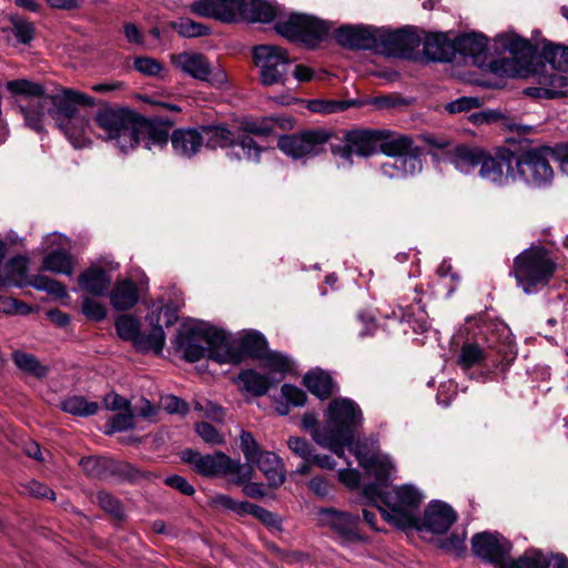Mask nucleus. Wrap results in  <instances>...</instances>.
Segmentation results:
<instances>
[{
    "label": "nucleus",
    "instance_id": "1",
    "mask_svg": "<svg viewBox=\"0 0 568 568\" xmlns=\"http://www.w3.org/2000/svg\"><path fill=\"white\" fill-rule=\"evenodd\" d=\"M361 423L362 410L355 402L348 398H335L328 405L327 426L315 429L313 439L338 457L344 456L345 447H351L366 475L374 477L379 485H383L393 478L395 465L374 442H358L353 446L354 432Z\"/></svg>",
    "mask_w": 568,
    "mask_h": 568
},
{
    "label": "nucleus",
    "instance_id": "2",
    "mask_svg": "<svg viewBox=\"0 0 568 568\" xmlns=\"http://www.w3.org/2000/svg\"><path fill=\"white\" fill-rule=\"evenodd\" d=\"M173 343L187 362H197L207 357L213 362L223 364V362L239 359L225 348V332L205 322L185 321Z\"/></svg>",
    "mask_w": 568,
    "mask_h": 568
},
{
    "label": "nucleus",
    "instance_id": "3",
    "mask_svg": "<svg viewBox=\"0 0 568 568\" xmlns=\"http://www.w3.org/2000/svg\"><path fill=\"white\" fill-rule=\"evenodd\" d=\"M364 496L390 525L404 530L417 525L424 495L415 486L405 484L382 491L374 485L364 489Z\"/></svg>",
    "mask_w": 568,
    "mask_h": 568
},
{
    "label": "nucleus",
    "instance_id": "4",
    "mask_svg": "<svg viewBox=\"0 0 568 568\" xmlns=\"http://www.w3.org/2000/svg\"><path fill=\"white\" fill-rule=\"evenodd\" d=\"M496 50L506 54L489 63V70L498 77L507 78H535L538 83L537 72L546 70V65L530 67L532 47L528 40L514 32H504L494 39Z\"/></svg>",
    "mask_w": 568,
    "mask_h": 568
},
{
    "label": "nucleus",
    "instance_id": "5",
    "mask_svg": "<svg viewBox=\"0 0 568 568\" xmlns=\"http://www.w3.org/2000/svg\"><path fill=\"white\" fill-rule=\"evenodd\" d=\"M191 8L200 16L223 22L239 18L248 22H270L281 14L280 8L263 0H199Z\"/></svg>",
    "mask_w": 568,
    "mask_h": 568
},
{
    "label": "nucleus",
    "instance_id": "6",
    "mask_svg": "<svg viewBox=\"0 0 568 568\" xmlns=\"http://www.w3.org/2000/svg\"><path fill=\"white\" fill-rule=\"evenodd\" d=\"M484 343H465L457 357V364L463 369L474 366H489L499 364V355L506 357L513 353V345L509 341V331L501 324H491L484 332Z\"/></svg>",
    "mask_w": 568,
    "mask_h": 568
},
{
    "label": "nucleus",
    "instance_id": "7",
    "mask_svg": "<svg viewBox=\"0 0 568 568\" xmlns=\"http://www.w3.org/2000/svg\"><path fill=\"white\" fill-rule=\"evenodd\" d=\"M94 124L103 131V138L113 141L122 152L134 149L149 132V123L125 110L98 111Z\"/></svg>",
    "mask_w": 568,
    "mask_h": 568
},
{
    "label": "nucleus",
    "instance_id": "8",
    "mask_svg": "<svg viewBox=\"0 0 568 568\" xmlns=\"http://www.w3.org/2000/svg\"><path fill=\"white\" fill-rule=\"evenodd\" d=\"M555 270L556 263L548 251L540 246H531L514 260L513 274L518 286L526 294H530L547 285Z\"/></svg>",
    "mask_w": 568,
    "mask_h": 568
},
{
    "label": "nucleus",
    "instance_id": "9",
    "mask_svg": "<svg viewBox=\"0 0 568 568\" xmlns=\"http://www.w3.org/2000/svg\"><path fill=\"white\" fill-rule=\"evenodd\" d=\"M182 459L191 465L197 474L206 477H230L234 484H243L254 474L252 465L241 464L221 452L202 455L199 452L186 449L182 453Z\"/></svg>",
    "mask_w": 568,
    "mask_h": 568
},
{
    "label": "nucleus",
    "instance_id": "10",
    "mask_svg": "<svg viewBox=\"0 0 568 568\" xmlns=\"http://www.w3.org/2000/svg\"><path fill=\"white\" fill-rule=\"evenodd\" d=\"M549 149H531L513 154V182H523L532 187H544L551 183L554 170L549 162Z\"/></svg>",
    "mask_w": 568,
    "mask_h": 568
},
{
    "label": "nucleus",
    "instance_id": "11",
    "mask_svg": "<svg viewBox=\"0 0 568 568\" xmlns=\"http://www.w3.org/2000/svg\"><path fill=\"white\" fill-rule=\"evenodd\" d=\"M203 143L209 149L231 148L230 156L237 160L246 159L257 162L262 149L252 136L237 134L224 125H207L201 128Z\"/></svg>",
    "mask_w": 568,
    "mask_h": 568
},
{
    "label": "nucleus",
    "instance_id": "12",
    "mask_svg": "<svg viewBox=\"0 0 568 568\" xmlns=\"http://www.w3.org/2000/svg\"><path fill=\"white\" fill-rule=\"evenodd\" d=\"M275 30L291 41L314 44L328 34L331 24L311 16L292 13L286 20H278Z\"/></svg>",
    "mask_w": 568,
    "mask_h": 568
},
{
    "label": "nucleus",
    "instance_id": "13",
    "mask_svg": "<svg viewBox=\"0 0 568 568\" xmlns=\"http://www.w3.org/2000/svg\"><path fill=\"white\" fill-rule=\"evenodd\" d=\"M253 55L263 84L272 85L284 82L291 62L285 49L272 44H261L254 48Z\"/></svg>",
    "mask_w": 568,
    "mask_h": 568
},
{
    "label": "nucleus",
    "instance_id": "14",
    "mask_svg": "<svg viewBox=\"0 0 568 568\" xmlns=\"http://www.w3.org/2000/svg\"><path fill=\"white\" fill-rule=\"evenodd\" d=\"M381 135L376 131L354 130L345 134L343 143L333 145L332 152L337 159V165L349 168L353 155L366 158L377 151Z\"/></svg>",
    "mask_w": 568,
    "mask_h": 568
},
{
    "label": "nucleus",
    "instance_id": "15",
    "mask_svg": "<svg viewBox=\"0 0 568 568\" xmlns=\"http://www.w3.org/2000/svg\"><path fill=\"white\" fill-rule=\"evenodd\" d=\"M140 326V321L130 314L121 315L115 321L116 333L122 339L132 342L140 351H154L160 354L165 344L162 326L153 325L148 335L141 332Z\"/></svg>",
    "mask_w": 568,
    "mask_h": 568
},
{
    "label": "nucleus",
    "instance_id": "16",
    "mask_svg": "<svg viewBox=\"0 0 568 568\" xmlns=\"http://www.w3.org/2000/svg\"><path fill=\"white\" fill-rule=\"evenodd\" d=\"M172 64L183 73L201 81H207L215 88L224 87L227 81L225 70L212 68L207 59L196 52H182L171 57Z\"/></svg>",
    "mask_w": 568,
    "mask_h": 568
},
{
    "label": "nucleus",
    "instance_id": "17",
    "mask_svg": "<svg viewBox=\"0 0 568 568\" xmlns=\"http://www.w3.org/2000/svg\"><path fill=\"white\" fill-rule=\"evenodd\" d=\"M425 141L442 151L444 160L449 162L454 168L464 173L469 174L479 165L485 151L477 146L467 144H455L444 138L428 135Z\"/></svg>",
    "mask_w": 568,
    "mask_h": 568
},
{
    "label": "nucleus",
    "instance_id": "18",
    "mask_svg": "<svg viewBox=\"0 0 568 568\" xmlns=\"http://www.w3.org/2000/svg\"><path fill=\"white\" fill-rule=\"evenodd\" d=\"M328 140V132L324 130H308L282 136L277 145L286 155L293 159H304L322 153Z\"/></svg>",
    "mask_w": 568,
    "mask_h": 568
},
{
    "label": "nucleus",
    "instance_id": "19",
    "mask_svg": "<svg viewBox=\"0 0 568 568\" xmlns=\"http://www.w3.org/2000/svg\"><path fill=\"white\" fill-rule=\"evenodd\" d=\"M48 102L53 105L49 113L58 125H61V122H68L80 126L84 124V116L78 113V105L95 104L92 97L74 90H63L60 94L48 95Z\"/></svg>",
    "mask_w": 568,
    "mask_h": 568
},
{
    "label": "nucleus",
    "instance_id": "20",
    "mask_svg": "<svg viewBox=\"0 0 568 568\" xmlns=\"http://www.w3.org/2000/svg\"><path fill=\"white\" fill-rule=\"evenodd\" d=\"M473 552L499 568H505L509 559L511 544L498 532H479L471 538Z\"/></svg>",
    "mask_w": 568,
    "mask_h": 568
},
{
    "label": "nucleus",
    "instance_id": "21",
    "mask_svg": "<svg viewBox=\"0 0 568 568\" xmlns=\"http://www.w3.org/2000/svg\"><path fill=\"white\" fill-rule=\"evenodd\" d=\"M320 526L329 528L344 542L363 540L358 530V518L334 508H321L316 513Z\"/></svg>",
    "mask_w": 568,
    "mask_h": 568
},
{
    "label": "nucleus",
    "instance_id": "22",
    "mask_svg": "<svg viewBox=\"0 0 568 568\" xmlns=\"http://www.w3.org/2000/svg\"><path fill=\"white\" fill-rule=\"evenodd\" d=\"M118 268V263L104 260L90 265L78 277L79 290L93 296H103L112 283L111 272Z\"/></svg>",
    "mask_w": 568,
    "mask_h": 568
},
{
    "label": "nucleus",
    "instance_id": "23",
    "mask_svg": "<svg viewBox=\"0 0 568 568\" xmlns=\"http://www.w3.org/2000/svg\"><path fill=\"white\" fill-rule=\"evenodd\" d=\"M419 42L417 34L408 28L394 32L378 30L376 52L405 57L418 48Z\"/></svg>",
    "mask_w": 568,
    "mask_h": 568
},
{
    "label": "nucleus",
    "instance_id": "24",
    "mask_svg": "<svg viewBox=\"0 0 568 568\" xmlns=\"http://www.w3.org/2000/svg\"><path fill=\"white\" fill-rule=\"evenodd\" d=\"M456 520V513L447 504L440 501L430 503L424 511L423 517L418 515L417 525L413 528L419 531L444 534Z\"/></svg>",
    "mask_w": 568,
    "mask_h": 568
},
{
    "label": "nucleus",
    "instance_id": "25",
    "mask_svg": "<svg viewBox=\"0 0 568 568\" xmlns=\"http://www.w3.org/2000/svg\"><path fill=\"white\" fill-rule=\"evenodd\" d=\"M478 166V174L484 181L497 185H506L513 182V153L491 156L485 152Z\"/></svg>",
    "mask_w": 568,
    "mask_h": 568
},
{
    "label": "nucleus",
    "instance_id": "26",
    "mask_svg": "<svg viewBox=\"0 0 568 568\" xmlns=\"http://www.w3.org/2000/svg\"><path fill=\"white\" fill-rule=\"evenodd\" d=\"M225 348L239 359L223 364H239L246 357L263 358L266 354V341L257 332H246L235 342H231L225 334Z\"/></svg>",
    "mask_w": 568,
    "mask_h": 568
},
{
    "label": "nucleus",
    "instance_id": "27",
    "mask_svg": "<svg viewBox=\"0 0 568 568\" xmlns=\"http://www.w3.org/2000/svg\"><path fill=\"white\" fill-rule=\"evenodd\" d=\"M538 75V87L525 89V94L536 99H557L568 97V90L562 88L568 85V78L562 74L550 72L547 69L536 73Z\"/></svg>",
    "mask_w": 568,
    "mask_h": 568
},
{
    "label": "nucleus",
    "instance_id": "28",
    "mask_svg": "<svg viewBox=\"0 0 568 568\" xmlns=\"http://www.w3.org/2000/svg\"><path fill=\"white\" fill-rule=\"evenodd\" d=\"M378 29L344 26L336 30V41L351 49L376 51Z\"/></svg>",
    "mask_w": 568,
    "mask_h": 568
},
{
    "label": "nucleus",
    "instance_id": "29",
    "mask_svg": "<svg viewBox=\"0 0 568 568\" xmlns=\"http://www.w3.org/2000/svg\"><path fill=\"white\" fill-rule=\"evenodd\" d=\"M139 288L130 278L116 280L109 293L110 304L115 311L132 308L139 302Z\"/></svg>",
    "mask_w": 568,
    "mask_h": 568
},
{
    "label": "nucleus",
    "instance_id": "30",
    "mask_svg": "<svg viewBox=\"0 0 568 568\" xmlns=\"http://www.w3.org/2000/svg\"><path fill=\"white\" fill-rule=\"evenodd\" d=\"M174 152L183 158H191L203 146L201 129H178L171 135Z\"/></svg>",
    "mask_w": 568,
    "mask_h": 568
},
{
    "label": "nucleus",
    "instance_id": "31",
    "mask_svg": "<svg viewBox=\"0 0 568 568\" xmlns=\"http://www.w3.org/2000/svg\"><path fill=\"white\" fill-rule=\"evenodd\" d=\"M253 464L264 474L271 487H278L285 481L284 463L276 454L263 452Z\"/></svg>",
    "mask_w": 568,
    "mask_h": 568
},
{
    "label": "nucleus",
    "instance_id": "32",
    "mask_svg": "<svg viewBox=\"0 0 568 568\" xmlns=\"http://www.w3.org/2000/svg\"><path fill=\"white\" fill-rule=\"evenodd\" d=\"M456 48L463 55L471 58L475 64H480L485 60L487 40L483 34L468 33L457 39Z\"/></svg>",
    "mask_w": 568,
    "mask_h": 568
},
{
    "label": "nucleus",
    "instance_id": "33",
    "mask_svg": "<svg viewBox=\"0 0 568 568\" xmlns=\"http://www.w3.org/2000/svg\"><path fill=\"white\" fill-rule=\"evenodd\" d=\"M43 270L70 276L74 271V260L68 248L52 250L43 258Z\"/></svg>",
    "mask_w": 568,
    "mask_h": 568
},
{
    "label": "nucleus",
    "instance_id": "34",
    "mask_svg": "<svg viewBox=\"0 0 568 568\" xmlns=\"http://www.w3.org/2000/svg\"><path fill=\"white\" fill-rule=\"evenodd\" d=\"M307 389L318 398H327L332 395L334 384L331 376L322 369H313L304 376Z\"/></svg>",
    "mask_w": 568,
    "mask_h": 568
},
{
    "label": "nucleus",
    "instance_id": "35",
    "mask_svg": "<svg viewBox=\"0 0 568 568\" xmlns=\"http://www.w3.org/2000/svg\"><path fill=\"white\" fill-rule=\"evenodd\" d=\"M239 379L243 384V387L255 396L266 394L272 385L280 382V378H273L270 375H262L254 371H245L241 373Z\"/></svg>",
    "mask_w": 568,
    "mask_h": 568
},
{
    "label": "nucleus",
    "instance_id": "36",
    "mask_svg": "<svg viewBox=\"0 0 568 568\" xmlns=\"http://www.w3.org/2000/svg\"><path fill=\"white\" fill-rule=\"evenodd\" d=\"M6 88L12 95H21L27 99H37L40 100V102H48L44 88L38 82L27 79L11 80L6 83Z\"/></svg>",
    "mask_w": 568,
    "mask_h": 568
},
{
    "label": "nucleus",
    "instance_id": "37",
    "mask_svg": "<svg viewBox=\"0 0 568 568\" xmlns=\"http://www.w3.org/2000/svg\"><path fill=\"white\" fill-rule=\"evenodd\" d=\"M542 59L554 71L568 73V47L562 44H545L541 52Z\"/></svg>",
    "mask_w": 568,
    "mask_h": 568
},
{
    "label": "nucleus",
    "instance_id": "38",
    "mask_svg": "<svg viewBox=\"0 0 568 568\" xmlns=\"http://www.w3.org/2000/svg\"><path fill=\"white\" fill-rule=\"evenodd\" d=\"M383 152L388 156H400L418 153L412 138L408 135H395L382 144Z\"/></svg>",
    "mask_w": 568,
    "mask_h": 568
},
{
    "label": "nucleus",
    "instance_id": "39",
    "mask_svg": "<svg viewBox=\"0 0 568 568\" xmlns=\"http://www.w3.org/2000/svg\"><path fill=\"white\" fill-rule=\"evenodd\" d=\"M14 364L24 373L36 377H44L48 368L42 365L33 355L17 351L12 354Z\"/></svg>",
    "mask_w": 568,
    "mask_h": 568
},
{
    "label": "nucleus",
    "instance_id": "40",
    "mask_svg": "<svg viewBox=\"0 0 568 568\" xmlns=\"http://www.w3.org/2000/svg\"><path fill=\"white\" fill-rule=\"evenodd\" d=\"M61 407L64 412L79 416L94 415L99 409L98 403L89 402L83 396H71L62 402Z\"/></svg>",
    "mask_w": 568,
    "mask_h": 568
},
{
    "label": "nucleus",
    "instance_id": "41",
    "mask_svg": "<svg viewBox=\"0 0 568 568\" xmlns=\"http://www.w3.org/2000/svg\"><path fill=\"white\" fill-rule=\"evenodd\" d=\"M47 103L48 102H40V100H38L37 104L29 103L27 105H20L26 124L37 132L42 130L44 116L43 108Z\"/></svg>",
    "mask_w": 568,
    "mask_h": 568
},
{
    "label": "nucleus",
    "instance_id": "42",
    "mask_svg": "<svg viewBox=\"0 0 568 568\" xmlns=\"http://www.w3.org/2000/svg\"><path fill=\"white\" fill-rule=\"evenodd\" d=\"M59 128L64 132L68 140L75 146V148H83L88 144L89 138H88V129L89 123L87 119L84 118V124L83 126L75 124V123H68V122H61V125Z\"/></svg>",
    "mask_w": 568,
    "mask_h": 568
},
{
    "label": "nucleus",
    "instance_id": "43",
    "mask_svg": "<svg viewBox=\"0 0 568 568\" xmlns=\"http://www.w3.org/2000/svg\"><path fill=\"white\" fill-rule=\"evenodd\" d=\"M32 285L37 290L44 291L55 298L62 300L69 297L67 287L61 282L55 281L47 275H37L33 278Z\"/></svg>",
    "mask_w": 568,
    "mask_h": 568
},
{
    "label": "nucleus",
    "instance_id": "44",
    "mask_svg": "<svg viewBox=\"0 0 568 568\" xmlns=\"http://www.w3.org/2000/svg\"><path fill=\"white\" fill-rule=\"evenodd\" d=\"M545 555L538 549H529L516 560L509 557L505 568H541Z\"/></svg>",
    "mask_w": 568,
    "mask_h": 568
},
{
    "label": "nucleus",
    "instance_id": "45",
    "mask_svg": "<svg viewBox=\"0 0 568 568\" xmlns=\"http://www.w3.org/2000/svg\"><path fill=\"white\" fill-rule=\"evenodd\" d=\"M264 367L268 369V374H280V379L291 369V363L287 357L280 353H267L264 355Z\"/></svg>",
    "mask_w": 568,
    "mask_h": 568
},
{
    "label": "nucleus",
    "instance_id": "46",
    "mask_svg": "<svg viewBox=\"0 0 568 568\" xmlns=\"http://www.w3.org/2000/svg\"><path fill=\"white\" fill-rule=\"evenodd\" d=\"M396 159L402 179L422 171L423 165L418 153L400 155L396 156Z\"/></svg>",
    "mask_w": 568,
    "mask_h": 568
},
{
    "label": "nucleus",
    "instance_id": "47",
    "mask_svg": "<svg viewBox=\"0 0 568 568\" xmlns=\"http://www.w3.org/2000/svg\"><path fill=\"white\" fill-rule=\"evenodd\" d=\"M351 105H355L354 101H336V100H316L312 101L310 108L318 113H335L344 111Z\"/></svg>",
    "mask_w": 568,
    "mask_h": 568
},
{
    "label": "nucleus",
    "instance_id": "48",
    "mask_svg": "<svg viewBox=\"0 0 568 568\" xmlns=\"http://www.w3.org/2000/svg\"><path fill=\"white\" fill-rule=\"evenodd\" d=\"M12 32L14 37L22 43H29L34 36V26L19 17L11 18Z\"/></svg>",
    "mask_w": 568,
    "mask_h": 568
},
{
    "label": "nucleus",
    "instance_id": "49",
    "mask_svg": "<svg viewBox=\"0 0 568 568\" xmlns=\"http://www.w3.org/2000/svg\"><path fill=\"white\" fill-rule=\"evenodd\" d=\"M82 313L89 320L100 322L105 318L106 308L103 303L91 297H84L82 300Z\"/></svg>",
    "mask_w": 568,
    "mask_h": 568
},
{
    "label": "nucleus",
    "instance_id": "50",
    "mask_svg": "<svg viewBox=\"0 0 568 568\" xmlns=\"http://www.w3.org/2000/svg\"><path fill=\"white\" fill-rule=\"evenodd\" d=\"M195 430L197 435L210 445H221L225 440L224 435L206 422L199 423Z\"/></svg>",
    "mask_w": 568,
    "mask_h": 568
},
{
    "label": "nucleus",
    "instance_id": "51",
    "mask_svg": "<svg viewBox=\"0 0 568 568\" xmlns=\"http://www.w3.org/2000/svg\"><path fill=\"white\" fill-rule=\"evenodd\" d=\"M134 68L139 72L149 77H161L162 71L164 70L163 65L159 61L149 57L136 58L134 60Z\"/></svg>",
    "mask_w": 568,
    "mask_h": 568
},
{
    "label": "nucleus",
    "instance_id": "52",
    "mask_svg": "<svg viewBox=\"0 0 568 568\" xmlns=\"http://www.w3.org/2000/svg\"><path fill=\"white\" fill-rule=\"evenodd\" d=\"M287 446L296 456L305 462H311L313 448L305 438L292 436L287 440Z\"/></svg>",
    "mask_w": 568,
    "mask_h": 568
},
{
    "label": "nucleus",
    "instance_id": "53",
    "mask_svg": "<svg viewBox=\"0 0 568 568\" xmlns=\"http://www.w3.org/2000/svg\"><path fill=\"white\" fill-rule=\"evenodd\" d=\"M241 449L246 460L251 464H253L260 454L263 453L252 434L247 432H242L241 434Z\"/></svg>",
    "mask_w": 568,
    "mask_h": 568
},
{
    "label": "nucleus",
    "instance_id": "54",
    "mask_svg": "<svg viewBox=\"0 0 568 568\" xmlns=\"http://www.w3.org/2000/svg\"><path fill=\"white\" fill-rule=\"evenodd\" d=\"M480 99L474 97H462L446 104L445 110L449 113H460L479 108Z\"/></svg>",
    "mask_w": 568,
    "mask_h": 568
},
{
    "label": "nucleus",
    "instance_id": "55",
    "mask_svg": "<svg viewBox=\"0 0 568 568\" xmlns=\"http://www.w3.org/2000/svg\"><path fill=\"white\" fill-rule=\"evenodd\" d=\"M98 503L102 509L114 516L121 518L123 516V508L120 501L106 491H100L97 496Z\"/></svg>",
    "mask_w": 568,
    "mask_h": 568
},
{
    "label": "nucleus",
    "instance_id": "56",
    "mask_svg": "<svg viewBox=\"0 0 568 568\" xmlns=\"http://www.w3.org/2000/svg\"><path fill=\"white\" fill-rule=\"evenodd\" d=\"M141 141L144 142L146 149L162 148L168 143V133L162 130H156L149 123V132L142 134Z\"/></svg>",
    "mask_w": 568,
    "mask_h": 568
},
{
    "label": "nucleus",
    "instance_id": "57",
    "mask_svg": "<svg viewBox=\"0 0 568 568\" xmlns=\"http://www.w3.org/2000/svg\"><path fill=\"white\" fill-rule=\"evenodd\" d=\"M0 312L6 314H28L30 312V307L11 296H1Z\"/></svg>",
    "mask_w": 568,
    "mask_h": 568
},
{
    "label": "nucleus",
    "instance_id": "58",
    "mask_svg": "<svg viewBox=\"0 0 568 568\" xmlns=\"http://www.w3.org/2000/svg\"><path fill=\"white\" fill-rule=\"evenodd\" d=\"M112 430L122 432L133 427V414L130 406L126 410H119L111 419Z\"/></svg>",
    "mask_w": 568,
    "mask_h": 568
},
{
    "label": "nucleus",
    "instance_id": "59",
    "mask_svg": "<svg viewBox=\"0 0 568 568\" xmlns=\"http://www.w3.org/2000/svg\"><path fill=\"white\" fill-rule=\"evenodd\" d=\"M281 390L283 397L294 406H303L305 404L306 394L301 388L291 384H284Z\"/></svg>",
    "mask_w": 568,
    "mask_h": 568
},
{
    "label": "nucleus",
    "instance_id": "60",
    "mask_svg": "<svg viewBox=\"0 0 568 568\" xmlns=\"http://www.w3.org/2000/svg\"><path fill=\"white\" fill-rule=\"evenodd\" d=\"M161 407L170 414H185L187 405L185 402L173 395H166L161 398Z\"/></svg>",
    "mask_w": 568,
    "mask_h": 568
},
{
    "label": "nucleus",
    "instance_id": "61",
    "mask_svg": "<svg viewBox=\"0 0 568 568\" xmlns=\"http://www.w3.org/2000/svg\"><path fill=\"white\" fill-rule=\"evenodd\" d=\"M179 32L187 38L201 37L207 33V28L191 20H185L179 24Z\"/></svg>",
    "mask_w": 568,
    "mask_h": 568
},
{
    "label": "nucleus",
    "instance_id": "62",
    "mask_svg": "<svg viewBox=\"0 0 568 568\" xmlns=\"http://www.w3.org/2000/svg\"><path fill=\"white\" fill-rule=\"evenodd\" d=\"M501 113L496 110H483L479 112H474L469 115V120L471 123L476 125H481L485 123H493L501 119Z\"/></svg>",
    "mask_w": 568,
    "mask_h": 568
},
{
    "label": "nucleus",
    "instance_id": "63",
    "mask_svg": "<svg viewBox=\"0 0 568 568\" xmlns=\"http://www.w3.org/2000/svg\"><path fill=\"white\" fill-rule=\"evenodd\" d=\"M44 251L51 252L52 250L68 248V240L59 233H51L44 237Z\"/></svg>",
    "mask_w": 568,
    "mask_h": 568
},
{
    "label": "nucleus",
    "instance_id": "64",
    "mask_svg": "<svg viewBox=\"0 0 568 568\" xmlns=\"http://www.w3.org/2000/svg\"><path fill=\"white\" fill-rule=\"evenodd\" d=\"M541 568H568V560L562 555H545Z\"/></svg>",
    "mask_w": 568,
    "mask_h": 568
}]
</instances>
